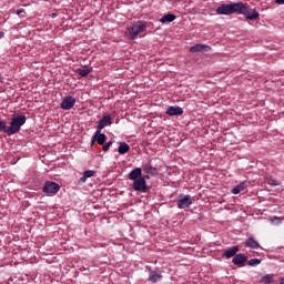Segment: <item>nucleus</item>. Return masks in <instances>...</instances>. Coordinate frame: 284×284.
Segmentation results:
<instances>
[{
  "instance_id": "f257e3e1",
  "label": "nucleus",
  "mask_w": 284,
  "mask_h": 284,
  "mask_svg": "<svg viewBox=\"0 0 284 284\" xmlns=\"http://www.w3.org/2000/svg\"><path fill=\"white\" fill-rule=\"evenodd\" d=\"M247 11V6H245L243 2H236V3H223L219 8H216V13L220 16H230V14H244V12Z\"/></svg>"
},
{
  "instance_id": "f03ea898",
  "label": "nucleus",
  "mask_w": 284,
  "mask_h": 284,
  "mask_svg": "<svg viewBox=\"0 0 284 284\" xmlns=\"http://www.w3.org/2000/svg\"><path fill=\"white\" fill-rule=\"evenodd\" d=\"M145 28H148V22H144L143 20H139L132 27L126 28V37L131 40H135L139 34L143 33L145 31Z\"/></svg>"
},
{
  "instance_id": "7ed1b4c3",
  "label": "nucleus",
  "mask_w": 284,
  "mask_h": 284,
  "mask_svg": "<svg viewBox=\"0 0 284 284\" xmlns=\"http://www.w3.org/2000/svg\"><path fill=\"white\" fill-rule=\"evenodd\" d=\"M27 123V116L26 115H16L11 118V122L9 123V133H20L21 126Z\"/></svg>"
},
{
  "instance_id": "20e7f679",
  "label": "nucleus",
  "mask_w": 284,
  "mask_h": 284,
  "mask_svg": "<svg viewBox=\"0 0 284 284\" xmlns=\"http://www.w3.org/2000/svg\"><path fill=\"white\" fill-rule=\"evenodd\" d=\"M193 204V197L192 195H183V194H180L178 195V201H176V206L178 209H189L190 206H192Z\"/></svg>"
},
{
  "instance_id": "39448f33",
  "label": "nucleus",
  "mask_w": 284,
  "mask_h": 284,
  "mask_svg": "<svg viewBox=\"0 0 284 284\" xmlns=\"http://www.w3.org/2000/svg\"><path fill=\"white\" fill-rule=\"evenodd\" d=\"M60 191V185L53 181H47L43 186L44 194H58Z\"/></svg>"
},
{
  "instance_id": "423d86ee",
  "label": "nucleus",
  "mask_w": 284,
  "mask_h": 284,
  "mask_svg": "<svg viewBox=\"0 0 284 284\" xmlns=\"http://www.w3.org/2000/svg\"><path fill=\"white\" fill-rule=\"evenodd\" d=\"M134 183H132V189H134L135 192H143L145 193L148 191V185H145V179L139 178L136 180H132Z\"/></svg>"
},
{
  "instance_id": "0eeeda50",
  "label": "nucleus",
  "mask_w": 284,
  "mask_h": 284,
  "mask_svg": "<svg viewBox=\"0 0 284 284\" xmlns=\"http://www.w3.org/2000/svg\"><path fill=\"white\" fill-rule=\"evenodd\" d=\"M75 98L68 95L61 101L60 108L61 110H72V108L75 106Z\"/></svg>"
},
{
  "instance_id": "6e6552de",
  "label": "nucleus",
  "mask_w": 284,
  "mask_h": 284,
  "mask_svg": "<svg viewBox=\"0 0 284 284\" xmlns=\"http://www.w3.org/2000/svg\"><path fill=\"white\" fill-rule=\"evenodd\" d=\"M112 125L111 115H103L102 119L99 120L97 125V131L102 132L103 128Z\"/></svg>"
},
{
  "instance_id": "1a4fd4ad",
  "label": "nucleus",
  "mask_w": 284,
  "mask_h": 284,
  "mask_svg": "<svg viewBox=\"0 0 284 284\" xmlns=\"http://www.w3.org/2000/svg\"><path fill=\"white\" fill-rule=\"evenodd\" d=\"M232 263L239 267H244L245 263H247V256L243 253H239L235 255V257H233Z\"/></svg>"
},
{
  "instance_id": "9d476101",
  "label": "nucleus",
  "mask_w": 284,
  "mask_h": 284,
  "mask_svg": "<svg viewBox=\"0 0 284 284\" xmlns=\"http://www.w3.org/2000/svg\"><path fill=\"white\" fill-rule=\"evenodd\" d=\"M211 50H212V48L206 45V44H195V45L190 48V52H192V53L209 52Z\"/></svg>"
},
{
  "instance_id": "9b49d317",
  "label": "nucleus",
  "mask_w": 284,
  "mask_h": 284,
  "mask_svg": "<svg viewBox=\"0 0 284 284\" xmlns=\"http://www.w3.org/2000/svg\"><path fill=\"white\" fill-rule=\"evenodd\" d=\"M239 252H241V247L232 246L229 250H225V252H223V257H225L226 260L233 258L236 256V253Z\"/></svg>"
},
{
  "instance_id": "f8f14e48",
  "label": "nucleus",
  "mask_w": 284,
  "mask_h": 284,
  "mask_svg": "<svg viewBox=\"0 0 284 284\" xmlns=\"http://www.w3.org/2000/svg\"><path fill=\"white\" fill-rule=\"evenodd\" d=\"M168 116H182L183 115V109L181 106H169L166 110Z\"/></svg>"
},
{
  "instance_id": "ddd939ff",
  "label": "nucleus",
  "mask_w": 284,
  "mask_h": 284,
  "mask_svg": "<svg viewBox=\"0 0 284 284\" xmlns=\"http://www.w3.org/2000/svg\"><path fill=\"white\" fill-rule=\"evenodd\" d=\"M92 141L99 143V145H103L108 141V135L102 134L101 131H95Z\"/></svg>"
},
{
  "instance_id": "4468645a",
  "label": "nucleus",
  "mask_w": 284,
  "mask_h": 284,
  "mask_svg": "<svg viewBox=\"0 0 284 284\" xmlns=\"http://www.w3.org/2000/svg\"><path fill=\"white\" fill-rule=\"evenodd\" d=\"M161 280H163V275L160 271H151V273H149V282L159 283Z\"/></svg>"
},
{
  "instance_id": "2eb2a0df",
  "label": "nucleus",
  "mask_w": 284,
  "mask_h": 284,
  "mask_svg": "<svg viewBox=\"0 0 284 284\" xmlns=\"http://www.w3.org/2000/svg\"><path fill=\"white\" fill-rule=\"evenodd\" d=\"M142 176H143V170L136 168V169L132 170L131 173H129L128 178L131 181H135L138 179H143Z\"/></svg>"
},
{
  "instance_id": "dca6fc26",
  "label": "nucleus",
  "mask_w": 284,
  "mask_h": 284,
  "mask_svg": "<svg viewBox=\"0 0 284 284\" xmlns=\"http://www.w3.org/2000/svg\"><path fill=\"white\" fill-rule=\"evenodd\" d=\"M246 189H247V182H242L239 185H235V187H233L232 194L233 195L241 194V192H243Z\"/></svg>"
},
{
  "instance_id": "f3484780",
  "label": "nucleus",
  "mask_w": 284,
  "mask_h": 284,
  "mask_svg": "<svg viewBox=\"0 0 284 284\" xmlns=\"http://www.w3.org/2000/svg\"><path fill=\"white\" fill-rule=\"evenodd\" d=\"M246 247H250L252 250H258L261 247V245H258L257 241L254 240V237L250 236L248 239H246Z\"/></svg>"
},
{
  "instance_id": "a211bd4d",
  "label": "nucleus",
  "mask_w": 284,
  "mask_h": 284,
  "mask_svg": "<svg viewBox=\"0 0 284 284\" xmlns=\"http://www.w3.org/2000/svg\"><path fill=\"white\" fill-rule=\"evenodd\" d=\"M90 72H92V69H90L87 65L77 69V74L82 77V78L88 77L90 74Z\"/></svg>"
},
{
  "instance_id": "6ab92c4d",
  "label": "nucleus",
  "mask_w": 284,
  "mask_h": 284,
  "mask_svg": "<svg viewBox=\"0 0 284 284\" xmlns=\"http://www.w3.org/2000/svg\"><path fill=\"white\" fill-rule=\"evenodd\" d=\"M131 150V148L129 146L128 143L125 142H120L118 152L120 155H124L125 153H128Z\"/></svg>"
},
{
  "instance_id": "aec40b11",
  "label": "nucleus",
  "mask_w": 284,
  "mask_h": 284,
  "mask_svg": "<svg viewBox=\"0 0 284 284\" xmlns=\"http://www.w3.org/2000/svg\"><path fill=\"white\" fill-rule=\"evenodd\" d=\"M0 132H4L6 134H8V136L17 134V133H10L9 132V126L2 120H0Z\"/></svg>"
},
{
  "instance_id": "412c9836",
  "label": "nucleus",
  "mask_w": 284,
  "mask_h": 284,
  "mask_svg": "<svg viewBox=\"0 0 284 284\" xmlns=\"http://www.w3.org/2000/svg\"><path fill=\"white\" fill-rule=\"evenodd\" d=\"M175 19H176V16L169 13V14L162 17L160 21H161V23H171V22H173Z\"/></svg>"
},
{
  "instance_id": "4be33fe9",
  "label": "nucleus",
  "mask_w": 284,
  "mask_h": 284,
  "mask_svg": "<svg viewBox=\"0 0 284 284\" xmlns=\"http://www.w3.org/2000/svg\"><path fill=\"white\" fill-rule=\"evenodd\" d=\"M245 17H246V20L248 21H255L256 19H258V12L253 10L252 12H246Z\"/></svg>"
},
{
  "instance_id": "5701e85b",
  "label": "nucleus",
  "mask_w": 284,
  "mask_h": 284,
  "mask_svg": "<svg viewBox=\"0 0 284 284\" xmlns=\"http://www.w3.org/2000/svg\"><path fill=\"white\" fill-rule=\"evenodd\" d=\"M93 175H95V171H85V172L83 173V176L80 178V182L85 183V182H87V179H90V178H92Z\"/></svg>"
},
{
  "instance_id": "b1692460",
  "label": "nucleus",
  "mask_w": 284,
  "mask_h": 284,
  "mask_svg": "<svg viewBox=\"0 0 284 284\" xmlns=\"http://www.w3.org/2000/svg\"><path fill=\"white\" fill-rule=\"evenodd\" d=\"M261 282L265 284H271L272 282H274V275L267 274L262 277Z\"/></svg>"
},
{
  "instance_id": "393cba45",
  "label": "nucleus",
  "mask_w": 284,
  "mask_h": 284,
  "mask_svg": "<svg viewBox=\"0 0 284 284\" xmlns=\"http://www.w3.org/2000/svg\"><path fill=\"white\" fill-rule=\"evenodd\" d=\"M143 170H144L145 174H151V175L156 174V169L151 166V164H149L148 166H144Z\"/></svg>"
},
{
  "instance_id": "a878e982",
  "label": "nucleus",
  "mask_w": 284,
  "mask_h": 284,
  "mask_svg": "<svg viewBox=\"0 0 284 284\" xmlns=\"http://www.w3.org/2000/svg\"><path fill=\"white\" fill-rule=\"evenodd\" d=\"M246 264H247L248 266H257L258 264H261V260H258V258L247 260V261H246Z\"/></svg>"
},
{
  "instance_id": "bb28decb",
  "label": "nucleus",
  "mask_w": 284,
  "mask_h": 284,
  "mask_svg": "<svg viewBox=\"0 0 284 284\" xmlns=\"http://www.w3.org/2000/svg\"><path fill=\"white\" fill-rule=\"evenodd\" d=\"M111 145H112V141H109L105 144H103V152H108L109 149H111Z\"/></svg>"
},
{
  "instance_id": "cd10ccee",
  "label": "nucleus",
  "mask_w": 284,
  "mask_h": 284,
  "mask_svg": "<svg viewBox=\"0 0 284 284\" xmlns=\"http://www.w3.org/2000/svg\"><path fill=\"white\" fill-rule=\"evenodd\" d=\"M267 183H268V185H272V186H277L278 185L277 181L276 180H272V179H268Z\"/></svg>"
},
{
  "instance_id": "c85d7f7f",
  "label": "nucleus",
  "mask_w": 284,
  "mask_h": 284,
  "mask_svg": "<svg viewBox=\"0 0 284 284\" xmlns=\"http://www.w3.org/2000/svg\"><path fill=\"white\" fill-rule=\"evenodd\" d=\"M275 3H277V4H284V0H275Z\"/></svg>"
},
{
  "instance_id": "c756f323",
  "label": "nucleus",
  "mask_w": 284,
  "mask_h": 284,
  "mask_svg": "<svg viewBox=\"0 0 284 284\" xmlns=\"http://www.w3.org/2000/svg\"><path fill=\"white\" fill-rule=\"evenodd\" d=\"M4 37V32L0 31V39Z\"/></svg>"
},
{
  "instance_id": "7c9ffc66",
  "label": "nucleus",
  "mask_w": 284,
  "mask_h": 284,
  "mask_svg": "<svg viewBox=\"0 0 284 284\" xmlns=\"http://www.w3.org/2000/svg\"><path fill=\"white\" fill-rule=\"evenodd\" d=\"M51 18L53 19L57 18V13L51 14Z\"/></svg>"
},
{
  "instance_id": "2f4dec72",
  "label": "nucleus",
  "mask_w": 284,
  "mask_h": 284,
  "mask_svg": "<svg viewBox=\"0 0 284 284\" xmlns=\"http://www.w3.org/2000/svg\"><path fill=\"white\" fill-rule=\"evenodd\" d=\"M21 12H23L22 10H18V16H20L21 14Z\"/></svg>"
},
{
  "instance_id": "473e14b6",
  "label": "nucleus",
  "mask_w": 284,
  "mask_h": 284,
  "mask_svg": "<svg viewBox=\"0 0 284 284\" xmlns=\"http://www.w3.org/2000/svg\"><path fill=\"white\" fill-rule=\"evenodd\" d=\"M281 284H284V277L281 278Z\"/></svg>"
}]
</instances>
